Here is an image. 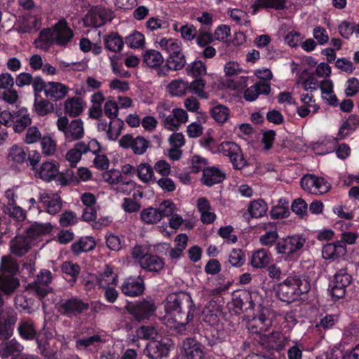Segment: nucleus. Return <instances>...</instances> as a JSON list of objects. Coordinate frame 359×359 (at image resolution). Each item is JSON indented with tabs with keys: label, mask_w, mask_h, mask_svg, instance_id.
Returning a JSON list of instances; mask_svg holds the SVG:
<instances>
[{
	"label": "nucleus",
	"mask_w": 359,
	"mask_h": 359,
	"mask_svg": "<svg viewBox=\"0 0 359 359\" xmlns=\"http://www.w3.org/2000/svg\"><path fill=\"white\" fill-rule=\"evenodd\" d=\"M229 339V331L224 328L203 330L182 341L181 359H205V351H213L217 355H224L222 345Z\"/></svg>",
	"instance_id": "f257e3e1"
},
{
	"label": "nucleus",
	"mask_w": 359,
	"mask_h": 359,
	"mask_svg": "<svg viewBox=\"0 0 359 359\" xmlns=\"http://www.w3.org/2000/svg\"><path fill=\"white\" fill-rule=\"evenodd\" d=\"M165 310L167 312L172 313L175 320H179V328L181 330L192 320L195 305L191 297L183 292L172 293L168 296Z\"/></svg>",
	"instance_id": "f03ea898"
},
{
	"label": "nucleus",
	"mask_w": 359,
	"mask_h": 359,
	"mask_svg": "<svg viewBox=\"0 0 359 359\" xmlns=\"http://www.w3.org/2000/svg\"><path fill=\"white\" fill-rule=\"evenodd\" d=\"M311 289L309 278L300 276H289L283 282L274 286L278 299L287 303L298 300L302 294Z\"/></svg>",
	"instance_id": "7ed1b4c3"
},
{
	"label": "nucleus",
	"mask_w": 359,
	"mask_h": 359,
	"mask_svg": "<svg viewBox=\"0 0 359 359\" xmlns=\"http://www.w3.org/2000/svg\"><path fill=\"white\" fill-rule=\"evenodd\" d=\"M306 243L302 235H293L279 238L275 247L276 253L285 261H292L297 258Z\"/></svg>",
	"instance_id": "20e7f679"
},
{
	"label": "nucleus",
	"mask_w": 359,
	"mask_h": 359,
	"mask_svg": "<svg viewBox=\"0 0 359 359\" xmlns=\"http://www.w3.org/2000/svg\"><path fill=\"white\" fill-rule=\"evenodd\" d=\"M57 313L69 318H76L90 309V304L77 296L61 299L55 304Z\"/></svg>",
	"instance_id": "39448f33"
},
{
	"label": "nucleus",
	"mask_w": 359,
	"mask_h": 359,
	"mask_svg": "<svg viewBox=\"0 0 359 359\" xmlns=\"http://www.w3.org/2000/svg\"><path fill=\"white\" fill-rule=\"evenodd\" d=\"M125 309L135 321L140 323L154 316L156 306L153 299H142L134 302L127 301Z\"/></svg>",
	"instance_id": "423d86ee"
},
{
	"label": "nucleus",
	"mask_w": 359,
	"mask_h": 359,
	"mask_svg": "<svg viewBox=\"0 0 359 359\" xmlns=\"http://www.w3.org/2000/svg\"><path fill=\"white\" fill-rule=\"evenodd\" d=\"M288 341V338L280 332H273L268 335L262 334L259 336L261 346L271 354L283 351Z\"/></svg>",
	"instance_id": "0eeeda50"
},
{
	"label": "nucleus",
	"mask_w": 359,
	"mask_h": 359,
	"mask_svg": "<svg viewBox=\"0 0 359 359\" xmlns=\"http://www.w3.org/2000/svg\"><path fill=\"white\" fill-rule=\"evenodd\" d=\"M112 19L113 13L109 9L95 7L86 15L83 24L87 27H100Z\"/></svg>",
	"instance_id": "6e6552de"
},
{
	"label": "nucleus",
	"mask_w": 359,
	"mask_h": 359,
	"mask_svg": "<svg viewBox=\"0 0 359 359\" xmlns=\"http://www.w3.org/2000/svg\"><path fill=\"white\" fill-rule=\"evenodd\" d=\"M302 188L313 194H323L329 191L330 184L323 177L314 175H306L301 179Z\"/></svg>",
	"instance_id": "1a4fd4ad"
},
{
	"label": "nucleus",
	"mask_w": 359,
	"mask_h": 359,
	"mask_svg": "<svg viewBox=\"0 0 359 359\" xmlns=\"http://www.w3.org/2000/svg\"><path fill=\"white\" fill-rule=\"evenodd\" d=\"M170 346L171 343L168 339L151 341L147 344L144 354L149 359H166L169 356Z\"/></svg>",
	"instance_id": "9d476101"
},
{
	"label": "nucleus",
	"mask_w": 359,
	"mask_h": 359,
	"mask_svg": "<svg viewBox=\"0 0 359 359\" xmlns=\"http://www.w3.org/2000/svg\"><path fill=\"white\" fill-rule=\"evenodd\" d=\"M120 290L123 294L129 297L141 296L145 290V283L142 277L129 276L124 279Z\"/></svg>",
	"instance_id": "9b49d317"
},
{
	"label": "nucleus",
	"mask_w": 359,
	"mask_h": 359,
	"mask_svg": "<svg viewBox=\"0 0 359 359\" xmlns=\"http://www.w3.org/2000/svg\"><path fill=\"white\" fill-rule=\"evenodd\" d=\"M121 147L128 149H131L136 155L144 154L150 145L149 142L142 136L133 137L131 134H126L119 140Z\"/></svg>",
	"instance_id": "f8f14e48"
},
{
	"label": "nucleus",
	"mask_w": 359,
	"mask_h": 359,
	"mask_svg": "<svg viewBox=\"0 0 359 359\" xmlns=\"http://www.w3.org/2000/svg\"><path fill=\"white\" fill-rule=\"evenodd\" d=\"M55 43L60 47H67L74 34L65 19H61L53 25Z\"/></svg>",
	"instance_id": "ddd939ff"
},
{
	"label": "nucleus",
	"mask_w": 359,
	"mask_h": 359,
	"mask_svg": "<svg viewBox=\"0 0 359 359\" xmlns=\"http://www.w3.org/2000/svg\"><path fill=\"white\" fill-rule=\"evenodd\" d=\"M222 149H224L223 155L229 157L234 169L241 170L248 165L242 150L237 144L229 142V144L222 145Z\"/></svg>",
	"instance_id": "4468645a"
},
{
	"label": "nucleus",
	"mask_w": 359,
	"mask_h": 359,
	"mask_svg": "<svg viewBox=\"0 0 359 359\" xmlns=\"http://www.w3.org/2000/svg\"><path fill=\"white\" fill-rule=\"evenodd\" d=\"M103 178L105 182L110 184H119L118 191L123 193L130 191L135 187V182L132 180L126 181L119 170L112 169L106 171L103 174Z\"/></svg>",
	"instance_id": "2eb2a0df"
},
{
	"label": "nucleus",
	"mask_w": 359,
	"mask_h": 359,
	"mask_svg": "<svg viewBox=\"0 0 359 359\" xmlns=\"http://www.w3.org/2000/svg\"><path fill=\"white\" fill-rule=\"evenodd\" d=\"M187 60L183 52L172 56H168L165 64L159 67L157 75L159 77H164L168 75L171 71H179L185 67Z\"/></svg>",
	"instance_id": "dca6fc26"
},
{
	"label": "nucleus",
	"mask_w": 359,
	"mask_h": 359,
	"mask_svg": "<svg viewBox=\"0 0 359 359\" xmlns=\"http://www.w3.org/2000/svg\"><path fill=\"white\" fill-rule=\"evenodd\" d=\"M17 331L21 339L27 341L36 340L37 345L38 339H48L36 332L33 320L29 318L21 320L18 325Z\"/></svg>",
	"instance_id": "f3484780"
},
{
	"label": "nucleus",
	"mask_w": 359,
	"mask_h": 359,
	"mask_svg": "<svg viewBox=\"0 0 359 359\" xmlns=\"http://www.w3.org/2000/svg\"><path fill=\"white\" fill-rule=\"evenodd\" d=\"M39 202L46 209V212L55 215L62 208V199L57 193L52 191H44L39 195Z\"/></svg>",
	"instance_id": "a211bd4d"
},
{
	"label": "nucleus",
	"mask_w": 359,
	"mask_h": 359,
	"mask_svg": "<svg viewBox=\"0 0 359 359\" xmlns=\"http://www.w3.org/2000/svg\"><path fill=\"white\" fill-rule=\"evenodd\" d=\"M51 231L50 224H42L36 222H30L26 226L22 233L30 241L33 245L41 237L49 233Z\"/></svg>",
	"instance_id": "6ab92c4d"
},
{
	"label": "nucleus",
	"mask_w": 359,
	"mask_h": 359,
	"mask_svg": "<svg viewBox=\"0 0 359 359\" xmlns=\"http://www.w3.org/2000/svg\"><path fill=\"white\" fill-rule=\"evenodd\" d=\"M232 303L235 313L237 314L252 310L255 306L252 293L249 290H241L238 294H234Z\"/></svg>",
	"instance_id": "aec40b11"
},
{
	"label": "nucleus",
	"mask_w": 359,
	"mask_h": 359,
	"mask_svg": "<svg viewBox=\"0 0 359 359\" xmlns=\"http://www.w3.org/2000/svg\"><path fill=\"white\" fill-rule=\"evenodd\" d=\"M32 245V243L23 233H18L9 244L11 253L18 257L27 254Z\"/></svg>",
	"instance_id": "412c9836"
},
{
	"label": "nucleus",
	"mask_w": 359,
	"mask_h": 359,
	"mask_svg": "<svg viewBox=\"0 0 359 359\" xmlns=\"http://www.w3.org/2000/svg\"><path fill=\"white\" fill-rule=\"evenodd\" d=\"M225 178V174L217 167H207L203 170L201 182L203 184L210 187L222 182Z\"/></svg>",
	"instance_id": "4be33fe9"
},
{
	"label": "nucleus",
	"mask_w": 359,
	"mask_h": 359,
	"mask_svg": "<svg viewBox=\"0 0 359 359\" xmlns=\"http://www.w3.org/2000/svg\"><path fill=\"white\" fill-rule=\"evenodd\" d=\"M69 92V87L56 81H48V88L45 90L46 98L52 101H58L66 97Z\"/></svg>",
	"instance_id": "5701e85b"
},
{
	"label": "nucleus",
	"mask_w": 359,
	"mask_h": 359,
	"mask_svg": "<svg viewBox=\"0 0 359 359\" xmlns=\"http://www.w3.org/2000/svg\"><path fill=\"white\" fill-rule=\"evenodd\" d=\"M271 92V85L266 81H258L244 92L243 97L246 101L253 102L259 95H268Z\"/></svg>",
	"instance_id": "b1692460"
},
{
	"label": "nucleus",
	"mask_w": 359,
	"mask_h": 359,
	"mask_svg": "<svg viewBox=\"0 0 359 359\" xmlns=\"http://www.w3.org/2000/svg\"><path fill=\"white\" fill-rule=\"evenodd\" d=\"M142 269L155 273H158L164 267L165 262L163 258L152 254L145 255L140 261Z\"/></svg>",
	"instance_id": "393cba45"
},
{
	"label": "nucleus",
	"mask_w": 359,
	"mask_h": 359,
	"mask_svg": "<svg viewBox=\"0 0 359 359\" xmlns=\"http://www.w3.org/2000/svg\"><path fill=\"white\" fill-rule=\"evenodd\" d=\"M346 247H343L338 241L334 243H328L323 247L322 256L326 260L334 261L340 256L345 255Z\"/></svg>",
	"instance_id": "a878e982"
},
{
	"label": "nucleus",
	"mask_w": 359,
	"mask_h": 359,
	"mask_svg": "<svg viewBox=\"0 0 359 359\" xmlns=\"http://www.w3.org/2000/svg\"><path fill=\"white\" fill-rule=\"evenodd\" d=\"M96 242L92 236L81 237L71 245V251L73 255L78 256L83 252H87L95 249Z\"/></svg>",
	"instance_id": "bb28decb"
},
{
	"label": "nucleus",
	"mask_w": 359,
	"mask_h": 359,
	"mask_svg": "<svg viewBox=\"0 0 359 359\" xmlns=\"http://www.w3.org/2000/svg\"><path fill=\"white\" fill-rule=\"evenodd\" d=\"M123 38L116 32H109L104 36V45L106 49L113 53H120L124 46Z\"/></svg>",
	"instance_id": "cd10ccee"
},
{
	"label": "nucleus",
	"mask_w": 359,
	"mask_h": 359,
	"mask_svg": "<svg viewBox=\"0 0 359 359\" xmlns=\"http://www.w3.org/2000/svg\"><path fill=\"white\" fill-rule=\"evenodd\" d=\"M23 346L15 339L3 342L0 345V356L2 358H8L10 356L16 358L23 351Z\"/></svg>",
	"instance_id": "c85d7f7f"
},
{
	"label": "nucleus",
	"mask_w": 359,
	"mask_h": 359,
	"mask_svg": "<svg viewBox=\"0 0 359 359\" xmlns=\"http://www.w3.org/2000/svg\"><path fill=\"white\" fill-rule=\"evenodd\" d=\"M271 259L272 255L269 250L261 248L252 253L250 263L254 268L264 269L269 265Z\"/></svg>",
	"instance_id": "c756f323"
},
{
	"label": "nucleus",
	"mask_w": 359,
	"mask_h": 359,
	"mask_svg": "<svg viewBox=\"0 0 359 359\" xmlns=\"http://www.w3.org/2000/svg\"><path fill=\"white\" fill-rule=\"evenodd\" d=\"M15 118L13 121V129L15 133L22 132L32 123L28 110L25 107H21L15 112Z\"/></svg>",
	"instance_id": "7c9ffc66"
},
{
	"label": "nucleus",
	"mask_w": 359,
	"mask_h": 359,
	"mask_svg": "<svg viewBox=\"0 0 359 359\" xmlns=\"http://www.w3.org/2000/svg\"><path fill=\"white\" fill-rule=\"evenodd\" d=\"M34 43L36 48L48 51L55 43L53 26L41 30Z\"/></svg>",
	"instance_id": "2f4dec72"
},
{
	"label": "nucleus",
	"mask_w": 359,
	"mask_h": 359,
	"mask_svg": "<svg viewBox=\"0 0 359 359\" xmlns=\"http://www.w3.org/2000/svg\"><path fill=\"white\" fill-rule=\"evenodd\" d=\"M15 306L21 313L31 314L35 310V299L24 294H17L14 299Z\"/></svg>",
	"instance_id": "473e14b6"
},
{
	"label": "nucleus",
	"mask_w": 359,
	"mask_h": 359,
	"mask_svg": "<svg viewBox=\"0 0 359 359\" xmlns=\"http://www.w3.org/2000/svg\"><path fill=\"white\" fill-rule=\"evenodd\" d=\"M118 275L115 274L111 280H106L105 285L101 287L103 290L104 300L109 304L115 303L119 296V292L114 287L118 285Z\"/></svg>",
	"instance_id": "72a5a7b5"
},
{
	"label": "nucleus",
	"mask_w": 359,
	"mask_h": 359,
	"mask_svg": "<svg viewBox=\"0 0 359 359\" xmlns=\"http://www.w3.org/2000/svg\"><path fill=\"white\" fill-rule=\"evenodd\" d=\"M255 14L262 9L283 10L286 8L285 0H255L252 6Z\"/></svg>",
	"instance_id": "f704fd0d"
},
{
	"label": "nucleus",
	"mask_w": 359,
	"mask_h": 359,
	"mask_svg": "<svg viewBox=\"0 0 359 359\" xmlns=\"http://www.w3.org/2000/svg\"><path fill=\"white\" fill-rule=\"evenodd\" d=\"M268 228H270V229L259 237V242L263 246H276V243L279 240V235L276 226L273 223L268 222L264 224V229H267Z\"/></svg>",
	"instance_id": "c9c22d12"
},
{
	"label": "nucleus",
	"mask_w": 359,
	"mask_h": 359,
	"mask_svg": "<svg viewBox=\"0 0 359 359\" xmlns=\"http://www.w3.org/2000/svg\"><path fill=\"white\" fill-rule=\"evenodd\" d=\"M142 57L143 62L151 68H156L158 70L159 67L163 66L162 64L164 61L163 57L157 50H147Z\"/></svg>",
	"instance_id": "e433bc0d"
},
{
	"label": "nucleus",
	"mask_w": 359,
	"mask_h": 359,
	"mask_svg": "<svg viewBox=\"0 0 359 359\" xmlns=\"http://www.w3.org/2000/svg\"><path fill=\"white\" fill-rule=\"evenodd\" d=\"M58 168L56 162H44L40 167L39 177L44 181L50 182L58 175Z\"/></svg>",
	"instance_id": "4c0bfd02"
},
{
	"label": "nucleus",
	"mask_w": 359,
	"mask_h": 359,
	"mask_svg": "<svg viewBox=\"0 0 359 359\" xmlns=\"http://www.w3.org/2000/svg\"><path fill=\"white\" fill-rule=\"evenodd\" d=\"M33 107L36 114L40 116H45L54 111L53 104L50 100L41 96L34 97Z\"/></svg>",
	"instance_id": "58836bf2"
},
{
	"label": "nucleus",
	"mask_w": 359,
	"mask_h": 359,
	"mask_svg": "<svg viewBox=\"0 0 359 359\" xmlns=\"http://www.w3.org/2000/svg\"><path fill=\"white\" fill-rule=\"evenodd\" d=\"M158 43L160 48L169 54L168 56H172L182 52V43L177 39L161 38Z\"/></svg>",
	"instance_id": "ea45409f"
},
{
	"label": "nucleus",
	"mask_w": 359,
	"mask_h": 359,
	"mask_svg": "<svg viewBox=\"0 0 359 359\" xmlns=\"http://www.w3.org/2000/svg\"><path fill=\"white\" fill-rule=\"evenodd\" d=\"M20 286V280L12 276H0V290L10 295Z\"/></svg>",
	"instance_id": "a19ab883"
},
{
	"label": "nucleus",
	"mask_w": 359,
	"mask_h": 359,
	"mask_svg": "<svg viewBox=\"0 0 359 359\" xmlns=\"http://www.w3.org/2000/svg\"><path fill=\"white\" fill-rule=\"evenodd\" d=\"M268 210L267 203L262 199L259 198L251 201L248 207V211L251 217L260 218L264 216Z\"/></svg>",
	"instance_id": "79ce46f5"
},
{
	"label": "nucleus",
	"mask_w": 359,
	"mask_h": 359,
	"mask_svg": "<svg viewBox=\"0 0 359 359\" xmlns=\"http://www.w3.org/2000/svg\"><path fill=\"white\" fill-rule=\"evenodd\" d=\"M18 270L19 266L14 259L8 256L2 257L0 265V276H12L15 277Z\"/></svg>",
	"instance_id": "37998d69"
},
{
	"label": "nucleus",
	"mask_w": 359,
	"mask_h": 359,
	"mask_svg": "<svg viewBox=\"0 0 359 359\" xmlns=\"http://www.w3.org/2000/svg\"><path fill=\"white\" fill-rule=\"evenodd\" d=\"M186 74L194 78H202L207 74L205 64L201 60H195L185 67Z\"/></svg>",
	"instance_id": "c03bdc74"
},
{
	"label": "nucleus",
	"mask_w": 359,
	"mask_h": 359,
	"mask_svg": "<svg viewBox=\"0 0 359 359\" xmlns=\"http://www.w3.org/2000/svg\"><path fill=\"white\" fill-rule=\"evenodd\" d=\"M83 110L81 102L76 97L69 98L65 102V111L71 117L79 116Z\"/></svg>",
	"instance_id": "a18cd8bd"
},
{
	"label": "nucleus",
	"mask_w": 359,
	"mask_h": 359,
	"mask_svg": "<svg viewBox=\"0 0 359 359\" xmlns=\"http://www.w3.org/2000/svg\"><path fill=\"white\" fill-rule=\"evenodd\" d=\"M61 271L65 275L70 277L69 281L76 283L81 271V267L77 263L66 261L62 264Z\"/></svg>",
	"instance_id": "49530a36"
},
{
	"label": "nucleus",
	"mask_w": 359,
	"mask_h": 359,
	"mask_svg": "<svg viewBox=\"0 0 359 359\" xmlns=\"http://www.w3.org/2000/svg\"><path fill=\"white\" fill-rule=\"evenodd\" d=\"M138 178L144 183L155 181L154 168L148 163H142L136 168Z\"/></svg>",
	"instance_id": "de8ad7c7"
},
{
	"label": "nucleus",
	"mask_w": 359,
	"mask_h": 359,
	"mask_svg": "<svg viewBox=\"0 0 359 359\" xmlns=\"http://www.w3.org/2000/svg\"><path fill=\"white\" fill-rule=\"evenodd\" d=\"M102 338L98 334H94L89 337L79 338L76 340L75 347L78 351L91 350V347L95 344L102 342Z\"/></svg>",
	"instance_id": "09e8293b"
},
{
	"label": "nucleus",
	"mask_w": 359,
	"mask_h": 359,
	"mask_svg": "<svg viewBox=\"0 0 359 359\" xmlns=\"http://www.w3.org/2000/svg\"><path fill=\"white\" fill-rule=\"evenodd\" d=\"M211 116L219 124H224L229 117V109L222 104L213 107L210 110Z\"/></svg>",
	"instance_id": "8fccbe9b"
},
{
	"label": "nucleus",
	"mask_w": 359,
	"mask_h": 359,
	"mask_svg": "<svg viewBox=\"0 0 359 359\" xmlns=\"http://www.w3.org/2000/svg\"><path fill=\"white\" fill-rule=\"evenodd\" d=\"M348 290H351V289L345 287L343 284H339L334 280L330 283L329 292L334 302L344 298Z\"/></svg>",
	"instance_id": "3c124183"
},
{
	"label": "nucleus",
	"mask_w": 359,
	"mask_h": 359,
	"mask_svg": "<svg viewBox=\"0 0 359 359\" xmlns=\"http://www.w3.org/2000/svg\"><path fill=\"white\" fill-rule=\"evenodd\" d=\"M245 262V255L244 251L240 248H233L229 255L228 261L225 264H229L234 267H241Z\"/></svg>",
	"instance_id": "603ef678"
},
{
	"label": "nucleus",
	"mask_w": 359,
	"mask_h": 359,
	"mask_svg": "<svg viewBox=\"0 0 359 359\" xmlns=\"http://www.w3.org/2000/svg\"><path fill=\"white\" fill-rule=\"evenodd\" d=\"M201 144L206 149L210 151L212 154L221 153L224 154V149H222V146L225 144H229V142H223L218 144L217 141L212 137H205L201 139Z\"/></svg>",
	"instance_id": "864d4df0"
},
{
	"label": "nucleus",
	"mask_w": 359,
	"mask_h": 359,
	"mask_svg": "<svg viewBox=\"0 0 359 359\" xmlns=\"http://www.w3.org/2000/svg\"><path fill=\"white\" fill-rule=\"evenodd\" d=\"M126 43L130 48H142L144 46V36L140 32L135 30L126 37Z\"/></svg>",
	"instance_id": "5fc2aeb1"
},
{
	"label": "nucleus",
	"mask_w": 359,
	"mask_h": 359,
	"mask_svg": "<svg viewBox=\"0 0 359 359\" xmlns=\"http://www.w3.org/2000/svg\"><path fill=\"white\" fill-rule=\"evenodd\" d=\"M38 351L44 359H58L57 351L50 347L48 339H38Z\"/></svg>",
	"instance_id": "6e6d98bb"
},
{
	"label": "nucleus",
	"mask_w": 359,
	"mask_h": 359,
	"mask_svg": "<svg viewBox=\"0 0 359 359\" xmlns=\"http://www.w3.org/2000/svg\"><path fill=\"white\" fill-rule=\"evenodd\" d=\"M169 93L172 96L181 97L188 92V82L182 80H174L168 86Z\"/></svg>",
	"instance_id": "4d7b16f0"
},
{
	"label": "nucleus",
	"mask_w": 359,
	"mask_h": 359,
	"mask_svg": "<svg viewBox=\"0 0 359 359\" xmlns=\"http://www.w3.org/2000/svg\"><path fill=\"white\" fill-rule=\"evenodd\" d=\"M213 34L210 29H199L196 37V44L201 47L209 46L214 42Z\"/></svg>",
	"instance_id": "13d9d810"
},
{
	"label": "nucleus",
	"mask_w": 359,
	"mask_h": 359,
	"mask_svg": "<svg viewBox=\"0 0 359 359\" xmlns=\"http://www.w3.org/2000/svg\"><path fill=\"white\" fill-rule=\"evenodd\" d=\"M141 219L146 224H156L161 219V215L158 209L149 208L142 212Z\"/></svg>",
	"instance_id": "bf43d9fd"
},
{
	"label": "nucleus",
	"mask_w": 359,
	"mask_h": 359,
	"mask_svg": "<svg viewBox=\"0 0 359 359\" xmlns=\"http://www.w3.org/2000/svg\"><path fill=\"white\" fill-rule=\"evenodd\" d=\"M333 280L350 289L353 281V276L346 268L339 269L334 275Z\"/></svg>",
	"instance_id": "052dcab7"
},
{
	"label": "nucleus",
	"mask_w": 359,
	"mask_h": 359,
	"mask_svg": "<svg viewBox=\"0 0 359 359\" xmlns=\"http://www.w3.org/2000/svg\"><path fill=\"white\" fill-rule=\"evenodd\" d=\"M123 121L120 118L113 121L109 123L107 131V135L109 140H116L121 133L123 127Z\"/></svg>",
	"instance_id": "680f3d73"
},
{
	"label": "nucleus",
	"mask_w": 359,
	"mask_h": 359,
	"mask_svg": "<svg viewBox=\"0 0 359 359\" xmlns=\"http://www.w3.org/2000/svg\"><path fill=\"white\" fill-rule=\"evenodd\" d=\"M69 132L72 140H80L83 137V123L81 119L73 120L69 126Z\"/></svg>",
	"instance_id": "e2e57ef3"
},
{
	"label": "nucleus",
	"mask_w": 359,
	"mask_h": 359,
	"mask_svg": "<svg viewBox=\"0 0 359 359\" xmlns=\"http://www.w3.org/2000/svg\"><path fill=\"white\" fill-rule=\"evenodd\" d=\"M8 157L17 163H22L27 159V152L22 147L14 144L9 150Z\"/></svg>",
	"instance_id": "0e129e2a"
},
{
	"label": "nucleus",
	"mask_w": 359,
	"mask_h": 359,
	"mask_svg": "<svg viewBox=\"0 0 359 359\" xmlns=\"http://www.w3.org/2000/svg\"><path fill=\"white\" fill-rule=\"evenodd\" d=\"M205 83V81L203 78H195L191 83L188 82V92L203 97L205 95L203 89Z\"/></svg>",
	"instance_id": "69168bd1"
},
{
	"label": "nucleus",
	"mask_w": 359,
	"mask_h": 359,
	"mask_svg": "<svg viewBox=\"0 0 359 359\" xmlns=\"http://www.w3.org/2000/svg\"><path fill=\"white\" fill-rule=\"evenodd\" d=\"M198 29L196 27L192 24H186L182 25L180 28L179 32L181 34L182 38L185 41H191L194 39H196Z\"/></svg>",
	"instance_id": "338daca9"
},
{
	"label": "nucleus",
	"mask_w": 359,
	"mask_h": 359,
	"mask_svg": "<svg viewBox=\"0 0 359 359\" xmlns=\"http://www.w3.org/2000/svg\"><path fill=\"white\" fill-rule=\"evenodd\" d=\"M355 25L351 22L343 20L338 26V32L342 38L348 40L355 32Z\"/></svg>",
	"instance_id": "774afa93"
}]
</instances>
